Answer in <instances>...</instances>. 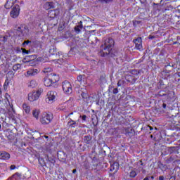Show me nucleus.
<instances>
[{"instance_id": "12", "label": "nucleus", "mask_w": 180, "mask_h": 180, "mask_svg": "<svg viewBox=\"0 0 180 180\" xmlns=\"http://www.w3.org/2000/svg\"><path fill=\"white\" fill-rule=\"evenodd\" d=\"M110 171H114V174H116V172L119 171V163L114 162L113 164H111Z\"/></svg>"}, {"instance_id": "20", "label": "nucleus", "mask_w": 180, "mask_h": 180, "mask_svg": "<svg viewBox=\"0 0 180 180\" xmlns=\"http://www.w3.org/2000/svg\"><path fill=\"white\" fill-rule=\"evenodd\" d=\"M13 72L12 71H10L7 73L6 75V79H9V81H11L12 80V78H13Z\"/></svg>"}, {"instance_id": "39", "label": "nucleus", "mask_w": 180, "mask_h": 180, "mask_svg": "<svg viewBox=\"0 0 180 180\" xmlns=\"http://www.w3.org/2000/svg\"><path fill=\"white\" fill-rule=\"evenodd\" d=\"M80 23L82 24V25H77V27L79 28V29H82V21H80Z\"/></svg>"}, {"instance_id": "37", "label": "nucleus", "mask_w": 180, "mask_h": 180, "mask_svg": "<svg viewBox=\"0 0 180 180\" xmlns=\"http://www.w3.org/2000/svg\"><path fill=\"white\" fill-rule=\"evenodd\" d=\"M82 117V120H86V115L80 116Z\"/></svg>"}, {"instance_id": "11", "label": "nucleus", "mask_w": 180, "mask_h": 180, "mask_svg": "<svg viewBox=\"0 0 180 180\" xmlns=\"http://www.w3.org/2000/svg\"><path fill=\"white\" fill-rule=\"evenodd\" d=\"M18 2V0H7L6 3L4 5L6 9H11L13 5Z\"/></svg>"}, {"instance_id": "32", "label": "nucleus", "mask_w": 180, "mask_h": 180, "mask_svg": "<svg viewBox=\"0 0 180 180\" xmlns=\"http://www.w3.org/2000/svg\"><path fill=\"white\" fill-rule=\"evenodd\" d=\"M29 43H32V41H29V40H27V41H25L23 43H22V46H25V44H29Z\"/></svg>"}, {"instance_id": "4", "label": "nucleus", "mask_w": 180, "mask_h": 180, "mask_svg": "<svg viewBox=\"0 0 180 180\" xmlns=\"http://www.w3.org/2000/svg\"><path fill=\"white\" fill-rule=\"evenodd\" d=\"M41 94H43V89H39L37 91L30 93L28 94V101L30 102H35V101H37L40 98Z\"/></svg>"}, {"instance_id": "31", "label": "nucleus", "mask_w": 180, "mask_h": 180, "mask_svg": "<svg viewBox=\"0 0 180 180\" xmlns=\"http://www.w3.org/2000/svg\"><path fill=\"white\" fill-rule=\"evenodd\" d=\"M75 32H77V33H79L81 32V28L78 27L77 26L75 27Z\"/></svg>"}, {"instance_id": "1", "label": "nucleus", "mask_w": 180, "mask_h": 180, "mask_svg": "<svg viewBox=\"0 0 180 180\" xmlns=\"http://www.w3.org/2000/svg\"><path fill=\"white\" fill-rule=\"evenodd\" d=\"M9 101H11V96L6 94L3 103L8 110V117H10V119H11L14 123H16L18 122V118L15 117V110H13V105L11 104Z\"/></svg>"}, {"instance_id": "38", "label": "nucleus", "mask_w": 180, "mask_h": 180, "mask_svg": "<svg viewBox=\"0 0 180 180\" xmlns=\"http://www.w3.org/2000/svg\"><path fill=\"white\" fill-rule=\"evenodd\" d=\"M15 168H16V166H15V165H11V166L10 167V169H11V170L15 169Z\"/></svg>"}, {"instance_id": "48", "label": "nucleus", "mask_w": 180, "mask_h": 180, "mask_svg": "<svg viewBox=\"0 0 180 180\" xmlns=\"http://www.w3.org/2000/svg\"><path fill=\"white\" fill-rule=\"evenodd\" d=\"M133 72H136V70H132L131 73L133 74Z\"/></svg>"}, {"instance_id": "45", "label": "nucleus", "mask_w": 180, "mask_h": 180, "mask_svg": "<svg viewBox=\"0 0 180 180\" xmlns=\"http://www.w3.org/2000/svg\"><path fill=\"white\" fill-rule=\"evenodd\" d=\"M75 172H77V169H73L72 173L75 174Z\"/></svg>"}, {"instance_id": "3", "label": "nucleus", "mask_w": 180, "mask_h": 180, "mask_svg": "<svg viewBox=\"0 0 180 180\" xmlns=\"http://www.w3.org/2000/svg\"><path fill=\"white\" fill-rule=\"evenodd\" d=\"M53 119V117L51 112H45L40 118V122L41 124H49V123H51Z\"/></svg>"}, {"instance_id": "41", "label": "nucleus", "mask_w": 180, "mask_h": 180, "mask_svg": "<svg viewBox=\"0 0 180 180\" xmlns=\"http://www.w3.org/2000/svg\"><path fill=\"white\" fill-rule=\"evenodd\" d=\"M162 108H163V109H165L167 108V104L163 103L162 104Z\"/></svg>"}, {"instance_id": "50", "label": "nucleus", "mask_w": 180, "mask_h": 180, "mask_svg": "<svg viewBox=\"0 0 180 180\" xmlns=\"http://www.w3.org/2000/svg\"><path fill=\"white\" fill-rule=\"evenodd\" d=\"M117 85H118V86H120V84H119V82L117 83Z\"/></svg>"}, {"instance_id": "35", "label": "nucleus", "mask_w": 180, "mask_h": 180, "mask_svg": "<svg viewBox=\"0 0 180 180\" xmlns=\"http://www.w3.org/2000/svg\"><path fill=\"white\" fill-rule=\"evenodd\" d=\"M39 162H40V164H41V162H42V165H44V160H43V158H39Z\"/></svg>"}, {"instance_id": "51", "label": "nucleus", "mask_w": 180, "mask_h": 180, "mask_svg": "<svg viewBox=\"0 0 180 180\" xmlns=\"http://www.w3.org/2000/svg\"><path fill=\"white\" fill-rule=\"evenodd\" d=\"M49 77H51V74L49 75Z\"/></svg>"}, {"instance_id": "21", "label": "nucleus", "mask_w": 180, "mask_h": 180, "mask_svg": "<svg viewBox=\"0 0 180 180\" xmlns=\"http://www.w3.org/2000/svg\"><path fill=\"white\" fill-rule=\"evenodd\" d=\"M9 84H11V80H9L8 79H6V81L4 84V89L5 91L8 89V86H9Z\"/></svg>"}, {"instance_id": "28", "label": "nucleus", "mask_w": 180, "mask_h": 180, "mask_svg": "<svg viewBox=\"0 0 180 180\" xmlns=\"http://www.w3.org/2000/svg\"><path fill=\"white\" fill-rule=\"evenodd\" d=\"M81 96L82 98H83L84 99H85V98H86V91H82L81 93Z\"/></svg>"}, {"instance_id": "10", "label": "nucleus", "mask_w": 180, "mask_h": 180, "mask_svg": "<svg viewBox=\"0 0 180 180\" xmlns=\"http://www.w3.org/2000/svg\"><path fill=\"white\" fill-rule=\"evenodd\" d=\"M134 43L136 50H139V51L143 50V41L141 40V37H138L137 39H134Z\"/></svg>"}, {"instance_id": "13", "label": "nucleus", "mask_w": 180, "mask_h": 180, "mask_svg": "<svg viewBox=\"0 0 180 180\" xmlns=\"http://www.w3.org/2000/svg\"><path fill=\"white\" fill-rule=\"evenodd\" d=\"M44 84L45 86H51V84H53V80L50 79L49 77H46L44 79Z\"/></svg>"}, {"instance_id": "15", "label": "nucleus", "mask_w": 180, "mask_h": 180, "mask_svg": "<svg viewBox=\"0 0 180 180\" xmlns=\"http://www.w3.org/2000/svg\"><path fill=\"white\" fill-rule=\"evenodd\" d=\"M11 155L8 153L3 152L1 153V160H9Z\"/></svg>"}, {"instance_id": "14", "label": "nucleus", "mask_w": 180, "mask_h": 180, "mask_svg": "<svg viewBox=\"0 0 180 180\" xmlns=\"http://www.w3.org/2000/svg\"><path fill=\"white\" fill-rule=\"evenodd\" d=\"M44 9H46V11H49V9H53L54 8V3L53 2H46L44 5Z\"/></svg>"}, {"instance_id": "36", "label": "nucleus", "mask_w": 180, "mask_h": 180, "mask_svg": "<svg viewBox=\"0 0 180 180\" xmlns=\"http://www.w3.org/2000/svg\"><path fill=\"white\" fill-rule=\"evenodd\" d=\"M91 63H92V64H94V65H98V62L96 61L95 60H91Z\"/></svg>"}, {"instance_id": "34", "label": "nucleus", "mask_w": 180, "mask_h": 180, "mask_svg": "<svg viewBox=\"0 0 180 180\" xmlns=\"http://www.w3.org/2000/svg\"><path fill=\"white\" fill-rule=\"evenodd\" d=\"M113 0H101V2H105V4H109V2H112Z\"/></svg>"}, {"instance_id": "29", "label": "nucleus", "mask_w": 180, "mask_h": 180, "mask_svg": "<svg viewBox=\"0 0 180 180\" xmlns=\"http://www.w3.org/2000/svg\"><path fill=\"white\" fill-rule=\"evenodd\" d=\"M22 51L23 54H29V53H30V51H27L25 49H22Z\"/></svg>"}, {"instance_id": "49", "label": "nucleus", "mask_w": 180, "mask_h": 180, "mask_svg": "<svg viewBox=\"0 0 180 180\" xmlns=\"http://www.w3.org/2000/svg\"><path fill=\"white\" fill-rule=\"evenodd\" d=\"M58 30H61V28L60 27H58Z\"/></svg>"}, {"instance_id": "19", "label": "nucleus", "mask_w": 180, "mask_h": 180, "mask_svg": "<svg viewBox=\"0 0 180 180\" xmlns=\"http://www.w3.org/2000/svg\"><path fill=\"white\" fill-rule=\"evenodd\" d=\"M39 115H40L39 110H34L32 111V115L35 119H37V120H39Z\"/></svg>"}, {"instance_id": "7", "label": "nucleus", "mask_w": 180, "mask_h": 180, "mask_svg": "<svg viewBox=\"0 0 180 180\" xmlns=\"http://www.w3.org/2000/svg\"><path fill=\"white\" fill-rule=\"evenodd\" d=\"M62 88L65 94H70L72 92V86L68 81H65L62 83Z\"/></svg>"}, {"instance_id": "16", "label": "nucleus", "mask_w": 180, "mask_h": 180, "mask_svg": "<svg viewBox=\"0 0 180 180\" xmlns=\"http://www.w3.org/2000/svg\"><path fill=\"white\" fill-rule=\"evenodd\" d=\"M22 109L27 115H29L30 113V106L27 105V104L24 103L22 105Z\"/></svg>"}, {"instance_id": "18", "label": "nucleus", "mask_w": 180, "mask_h": 180, "mask_svg": "<svg viewBox=\"0 0 180 180\" xmlns=\"http://www.w3.org/2000/svg\"><path fill=\"white\" fill-rule=\"evenodd\" d=\"M28 86L30 88H36L37 86V82L34 79L31 80L28 84Z\"/></svg>"}, {"instance_id": "40", "label": "nucleus", "mask_w": 180, "mask_h": 180, "mask_svg": "<svg viewBox=\"0 0 180 180\" xmlns=\"http://www.w3.org/2000/svg\"><path fill=\"white\" fill-rule=\"evenodd\" d=\"M159 180H164V176H160Z\"/></svg>"}, {"instance_id": "5", "label": "nucleus", "mask_w": 180, "mask_h": 180, "mask_svg": "<svg viewBox=\"0 0 180 180\" xmlns=\"http://www.w3.org/2000/svg\"><path fill=\"white\" fill-rule=\"evenodd\" d=\"M56 98H57V92L51 91L47 93L46 97V103H53V102H56Z\"/></svg>"}, {"instance_id": "52", "label": "nucleus", "mask_w": 180, "mask_h": 180, "mask_svg": "<svg viewBox=\"0 0 180 180\" xmlns=\"http://www.w3.org/2000/svg\"><path fill=\"white\" fill-rule=\"evenodd\" d=\"M49 138V136H46V139H48Z\"/></svg>"}, {"instance_id": "25", "label": "nucleus", "mask_w": 180, "mask_h": 180, "mask_svg": "<svg viewBox=\"0 0 180 180\" xmlns=\"http://www.w3.org/2000/svg\"><path fill=\"white\" fill-rule=\"evenodd\" d=\"M69 124H70L71 127H77V126H78V124H77V122L74 120L70 121Z\"/></svg>"}, {"instance_id": "46", "label": "nucleus", "mask_w": 180, "mask_h": 180, "mask_svg": "<svg viewBox=\"0 0 180 180\" xmlns=\"http://www.w3.org/2000/svg\"><path fill=\"white\" fill-rule=\"evenodd\" d=\"M49 53H53V49H50Z\"/></svg>"}, {"instance_id": "44", "label": "nucleus", "mask_w": 180, "mask_h": 180, "mask_svg": "<svg viewBox=\"0 0 180 180\" xmlns=\"http://www.w3.org/2000/svg\"><path fill=\"white\" fill-rule=\"evenodd\" d=\"M3 40H4V41H6V37H4Z\"/></svg>"}, {"instance_id": "26", "label": "nucleus", "mask_w": 180, "mask_h": 180, "mask_svg": "<svg viewBox=\"0 0 180 180\" xmlns=\"http://www.w3.org/2000/svg\"><path fill=\"white\" fill-rule=\"evenodd\" d=\"M51 71H53V69H51V68H46L44 70V72L45 74H47L48 72H51Z\"/></svg>"}, {"instance_id": "30", "label": "nucleus", "mask_w": 180, "mask_h": 180, "mask_svg": "<svg viewBox=\"0 0 180 180\" xmlns=\"http://www.w3.org/2000/svg\"><path fill=\"white\" fill-rule=\"evenodd\" d=\"M27 58H31V60H34V58H36V56L35 55L28 56Z\"/></svg>"}, {"instance_id": "53", "label": "nucleus", "mask_w": 180, "mask_h": 180, "mask_svg": "<svg viewBox=\"0 0 180 180\" xmlns=\"http://www.w3.org/2000/svg\"><path fill=\"white\" fill-rule=\"evenodd\" d=\"M150 137H153V135H151Z\"/></svg>"}, {"instance_id": "42", "label": "nucleus", "mask_w": 180, "mask_h": 180, "mask_svg": "<svg viewBox=\"0 0 180 180\" xmlns=\"http://www.w3.org/2000/svg\"><path fill=\"white\" fill-rule=\"evenodd\" d=\"M149 39H154V36H153V35H150V36H149Z\"/></svg>"}, {"instance_id": "24", "label": "nucleus", "mask_w": 180, "mask_h": 180, "mask_svg": "<svg viewBox=\"0 0 180 180\" xmlns=\"http://www.w3.org/2000/svg\"><path fill=\"white\" fill-rule=\"evenodd\" d=\"M20 179V175H19L18 173H15L11 177L12 180H16V179Z\"/></svg>"}, {"instance_id": "2", "label": "nucleus", "mask_w": 180, "mask_h": 180, "mask_svg": "<svg viewBox=\"0 0 180 180\" xmlns=\"http://www.w3.org/2000/svg\"><path fill=\"white\" fill-rule=\"evenodd\" d=\"M113 46H115V40L112 38L106 39L104 41V44L101 46V56H102V57H105V56H108V54H110V51H112Z\"/></svg>"}, {"instance_id": "17", "label": "nucleus", "mask_w": 180, "mask_h": 180, "mask_svg": "<svg viewBox=\"0 0 180 180\" xmlns=\"http://www.w3.org/2000/svg\"><path fill=\"white\" fill-rule=\"evenodd\" d=\"M58 14V11H57V10H51L49 13V16L50 18H56V16H57Z\"/></svg>"}, {"instance_id": "54", "label": "nucleus", "mask_w": 180, "mask_h": 180, "mask_svg": "<svg viewBox=\"0 0 180 180\" xmlns=\"http://www.w3.org/2000/svg\"><path fill=\"white\" fill-rule=\"evenodd\" d=\"M53 51H54V49H53Z\"/></svg>"}, {"instance_id": "8", "label": "nucleus", "mask_w": 180, "mask_h": 180, "mask_svg": "<svg viewBox=\"0 0 180 180\" xmlns=\"http://www.w3.org/2000/svg\"><path fill=\"white\" fill-rule=\"evenodd\" d=\"M19 13H20V7L19 5L16 4L11 11V18H13L14 19L18 18L19 16Z\"/></svg>"}, {"instance_id": "27", "label": "nucleus", "mask_w": 180, "mask_h": 180, "mask_svg": "<svg viewBox=\"0 0 180 180\" xmlns=\"http://www.w3.org/2000/svg\"><path fill=\"white\" fill-rule=\"evenodd\" d=\"M84 78V76L79 75L77 77V81L78 82H80V84L82 85V79Z\"/></svg>"}, {"instance_id": "22", "label": "nucleus", "mask_w": 180, "mask_h": 180, "mask_svg": "<svg viewBox=\"0 0 180 180\" xmlns=\"http://www.w3.org/2000/svg\"><path fill=\"white\" fill-rule=\"evenodd\" d=\"M22 65L20 64H15L13 66V71H18V70H20Z\"/></svg>"}, {"instance_id": "47", "label": "nucleus", "mask_w": 180, "mask_h": 180, "mask_svg": "<svg viewBox=\"0 0 180 180\" xmlns=\"http://www.w3.org/2000/svg\"><path fill=\"white\" fill-rule=\"evenodd\" d=\"M149 127L150 130H153V127Z\"/></svg>"}, {"instance_id": "33", "label": "nucleus", "mask_w": 180, "mask_h": 180, "mask_svg": "<svg viewBox=\"0 0 180 180\" xmlns=\"http://www.w3.org/2000/svg\"><path fill=\"white\" fill-rule=\"evenodd\" d=\"M112 92L115 94H119V90L117 89V88H115V89H113Z\"/></svg>"}, {"instance_id": "43", "label": "nucleus", "mask_w": 180, "mask_h": 180, "mask_svg": "<svg viewBox=\"0 0 180 180\" xmlns=\"http://www.w3.org/2000/svg\"><path fill=\"white\" fill-rule=\"evenodd\" d=\"M169 180H175V177L172 176Z\"/></svg>"}, {"instance_id": "23", "label": "nucleus", "mask_w": 180, "mask_h": 180, "mask_svg": "<svg viewBox=\"0 0 180 180\" xmlns=\"http://www.w3.org/2000/svg\"><path fill=\"white\" fill-rule=\"evenodd\" d=\"M130 178H136L137 176V172L134 170H131L129 173Z\"/></svg>"}, {"instance_id": "6", "label": "nucleus", "mask_w": 180, "mask_h": 180, "mask_svg": "<svg viewBox=\"0 0 180 180\" xmlns=\"http://www.w3.org/2000/svg\"><path fill=\"white\" fill-rule=\"evenodd\" d=\"M16 30L20 33V36H22L23 37L29 36V27H27V25H20L18 27Z\"/></svg>"}, {"instance_id": "9", "label": "nucleus", "mask_w": 180, "mask_h": 180, "mask_svg": "<svg viewBox=\"0 0 180 180\" xmlns=\"http://www.w3.org/2000/svg\"><path fill=\"white\" fill-rule=\"evenodd\" d=\"M40 72V69H30L25 73V77H27V78H29V77H34L35 75H37Z\"/></svg>"}]
</instances>
